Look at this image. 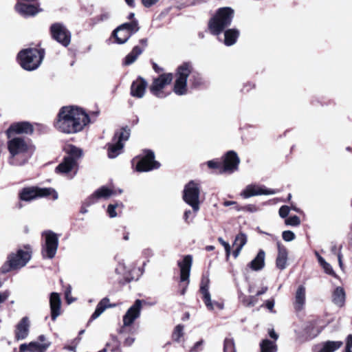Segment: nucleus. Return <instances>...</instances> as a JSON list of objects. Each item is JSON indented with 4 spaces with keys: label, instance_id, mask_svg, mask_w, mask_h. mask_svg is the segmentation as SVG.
Masks as SVG:
<instances>
[{
    "label": "nucleus",
    "instance_id": "1",
    "mask_svg": "<svg viewBox=\"0 0 352 352\" xmlns=\"http://www.w3.org/2000/svg\"><path fill=\"white\" fill-rule=\"evenodd\" d=\"M89 122V116L82 108L65 106L60 109L54 126L61 133L74 134L82 131Z\"/></svg>",
    "mask_w": 352,
    "mask_h": 352
},
{
    "label": "nucleus",
    "instance_id": "2",
    "mask_svg": "<svg viewBox=\"0 0 352 352\" xmlns=\"http://www.w3.org/2000/svg\"><path fill=\"white\" fill-rule=\"evenodd\" d=\"M8 149L10 153L9 163L14 166L25 164L31 156L30 145L20 136L8 138Z\"/></svg>",
    "mask_w": 352,
    "mask_h": 352
},
{
    "label": "nucleus",
    "instance_id": "3",
    "mask_svg": "<svg viewBox=\"0 0 352 352\" xmlns=\"http://www.w3.org/2000/svg\"><path fill=\"white\" fill-rule=\"evenodd\" d=\"M67 155L64 157L63 162L56 168V171L67 175L71 174L70 178H73L77 173L78 161L82 155V151L75 146L71 145L67 150Z\"/></svg>",
    "mask_w": 352,
    "mask_h": 352
},
{
    "label": "nucleus",
    "instance_id": "4",
    "mask_svg": "<svg viewBox=\"0 0 352 352\" xmlns=\"http://www.w3.org/2000/svg\"><path fill=\"white\" fill-rule=\"evenodd\" d=\"M233 17L234 10L232 8L229 7L219 8L208 23L211 33L219 35L231 24Z\"/></svg>",
    "mask_w": 352,
    "mask_h": 352
},
{
    "label": "nucleus",
    "instance_id": "5",
    "mask_svg": "<svg viewBox=\"0 0 352 352\" xmlns=\"http://www.w3.org/2000/svg\"><path fill=\"white\" fill-rule=\"evenodd\" d=\"M44 58V51L36 48H29L21 51L18 54L20 65L27 71L37 69Z\"/></svg>",
    "mask_w": 352,
    "mask_h": 352
},
{
    "label": "nucleus",
    "instance_id": "6",
    "mask_svg": "<svg viewBox=\"0 0 352 352\" xmlns=\"http://www.w3.org/2000/svg\"><path fill=\"white\" fill-rule=\"evenodd\" d=\"M30 258L31 254L29 252L19 250L16 254L12 253L8 255L7 261L1 267L0 272L6 274L12 270L21 269L28 263Z\"/></svg>",
    "mask_w": 352,
    "mask_h": 352
},
{
    "label": "nucleus",
    "instance_id": "7",
    "mask_svg": "<svg viewBox=\"0 0 352 352\" xmlns=\"http://www.w3.org/2000/svg\"><path fill=\"white\" fill-rule=\"evenodd\" d=\"M192 70V64L190 62H185L177 67L173 87L175 94L184 96L187 94V79Z\"/></svg>",
    "mask_w": 352,
    "mask_h": 352
},
{
    "label": "nucleus",
    "instance_id": "8",
    "mask_svg": "<svg viewBox=\"0 0 352 352\" xmlns=\"http://www.w3.org/2000/svg\"><path fill=\"white\" fill-rule=\"evenodd\" d=\"M200 184L193 180L186 184L183 190V199L192 207L194 213H197L200 208Z\"/></svg>",
    "mask_w": 352,
    "mask_h": 352
},
{
    "label": "nucleus",
    "instance_id": "9",
    "mask_svg": "<svg viewBox=\"0 0 352 352\" xmlns=\"http://www.w3.org/2000/svg\"><path fill=\"white\" fill-rule=\"evenodd\" d=\"M130 136V129L122 128L116 131L112 139V142L107 144V154L111 159L116 158L122 151L124 142L129 140Z\"/></svg>",
    "mask_w": 352,
    "mask_h": 352
},
{
    "label": "nucleus",
    "instance_id": "10",
    "mask_svg": "<svg viewBox=\"0 0 352 352\" xmlns=\"http://www.w3.org/2000/svg\"><path fill=\"white\" fill-rule=\"evenodd\" d=\"M54 194V199H58V193L52 188H39L37 187H27L19 192V198L24 201H30L38 197H47Z\"/></svg>",
    "mask_w": 352,
    "mask_h": 352
},
{
    "label": "nucleus",
    "instance_id": "11",
    "mask_svg": "<svg viewBox=\"0 0 352 352\" xmlns=\"http://www.w3.org/2000/svg\"><path fill=\"white\" fill-rule=\"evenodd\" d=\"M45 236V243L42 248V255L43 258L52 259L57 252L58 247V236L57 234L51 230L43 232Z\"/></svg>",
    "mask_w": 352,
    "mask_h": 352
},
{
    "label": "nucleus",
    "instance_id": "12",
    "mask_svg": "<svg viewBox=\"0 0 352 352\" xmlns=\"http://www.w3.org/2000/svg\"><path fill=\"white\" fill-rule=\"evenodd\" d=\"M160 164L155 160V154L152 151H145L144 155L139 160L136 165V170L138 172H148L157 169Z\"/></svg>",
    "mask_w": 352,
    "mask_h": 352
},
{
    "label": "nucleus",
    "instance_id": "13",
    "mask_svg": "<svg viewBox=\"0 0 352 352\" xmlns=\"http://www.w3.org/2000/svg\"><path fill=\"white\" fill-rule=\"evenodd\" d=\"M173 80V74L171 73L163 74L158 78L153 80V82L150 87L151 92L157 98H164L166 95L164 94L162 89L164 87L171 82Z\"/></svg>",
    "mask_w": 352,
    "mask_h": 352
},
{
    "label": "nucleus",
    "instance_id": "14",
    "mask_svg": "<svg viewBox=\"0 0 352 352\" xmlns=\"http://www.w3.org/2000/svg\"><path fill=\"white\" fill-rule=\"evenodd\" d=\"M52 36L58 43L67 47L71 41L70 32L61 23H54L50 28Z\"/></svg>",
    "mask_w": 352,
    "mask_h": 352
},
{
    "label": "nucleus",
    "instance_id": "15",
    "mask_svg": "<svg viewBox=\"0 0 352 352\" xmlns=\"http://www.w3.org/2000/svg\"><path fill=\"white\" fill-rule=\"evenodd\" d=\"M240 159L234 151H230L225 155L221 173H232L238 170Z\"/></svg>",
    "mask_w": 352,
    "mask_h": 352
},
{
    "label": "nucleus",
    "instance_id": "16",
    "mask_svg": "<svg viewBox=\"0 0 352 352\" xmlns=\"http://www.w3.org/2000/svg\"><path fill=\"white\" fill-rule=\"evenodd\" d=\"M276 191L273 189H267L264 186L250 184L248 185L241 192L240 195L244 199H248L251 197L262 195H274Z\"/></svg>",
    "mask_w": 352,
    "mask_h": 352
},
{
    "label": "nucleus",
    "instance_id": "17",
    "mask_svg": "<svg viewBox=\"0 0 352 352\" xmlns=\"http://www.w3.org/2000/svg\"><path fill=\"white\" fill-rule=\"evenodd\" d=\"M142 309V300H136L134 304L127 310L123 316L124 327L131 326L140 316Z\"/></svg>",
    "mask_w": 352,
    "mask_h": 352
},
{
    "label": "nucleus",
    "instance_id": "18",
    "mask_svg": "<svg viewBox=\"0 0 352 352\" xmlns=\"http://www.w3.org/2000/svg\"><path fill=\"white\" fill-rule=\"evenodd\" d=\"M34 129L32 124L28 122H16L11 124L6 131L7 138L15 136L16 134L32 133Z\"/></svg>",
    "mask_w": 352,
    "mask_h": 352
},
{
    "label": "nucleus",
    "instance_id": "19",
    "mask_svg": "<svg viewBox=\"0 0 352 352\" xmlns=\"http://www.w3.org/2000/svg\"><path fill=\"white\" fill-rule=\"evenodd\" d=\"M113 192L111 189L106 186H102L97 189L90 197L87 198L86 200V204L87 206H89L97 202L100 199H108L113 195Z\"/></svg>",
    "mask_w": 352,
    "mask_h": 352
},
{
    "label": "nucleus",
    "instance_id": "20",
    "mask_svg": "<svg viewBox=\"0 0 352 352\" xmlns=\"http://www.w3.org/2000/svg\"><path fill=\"white\" fill-rule=\"evenodd\" d=\"M209 283H210V279L208 276H203L201 281V285H200V292L203 295V300L204 301V303L206 306V307L209 310H213L214 309V305L211 300V296L209 292Z\"/></svg>",
    "mask_w": 352,
    "mask_h": 352
},
{
    "label": "nucleus",
    "instance_id": "21",
    "mask_svg": "<svg viewBox=\"0 0 352 352\" xmlns=\"http://www.w3.org/2000/svg\"><path fill=\"white\" fill-rule=\"evenodd\" d=\"M192 258L190 255L184 256L182 261L178 262V265L180 268V280L182 282H189L190 272L192 265Z\"/></svg>",
    "mask_w": 352,
    "mask_h": 352
},
{
    "label": "nucleus",
    "instance_id": "22",
    "mask_svg": "<svg viewBox=\"0 0 352 352\" xmlns=\"http://www.w3.org/2000/svg\"><path fill=\"white\" fill-rule=\"evenodd\" d=\"M29 319L23 317L16 326L15 339L18 341L25 339L29 333Z\"/></svg>",
    "mask_w": 352,
    "mask_h": 352
},
{
    "label": "nucleus",
    "instance_id": "23",
    "mask_svg": "<svg viewBox=\"0 0 352 352\" xmlns=\"http://www.w3.org/2000/svg\"><path fill=\"white\" fill-rule=\"evenodd\" d=\"M50 306L51 310V317L52 320H56L60 314L61 300L59 294L52 292L50 296Z\"/></svg>",
    "mask_w": 352,
    "mask_h": 352
},
{
    "label": "nucleus",
    "instance_id": "24",
    "mask_svg": "<svg viewBox=\"0 0 352 352\" xmlns=\"http://www.w3.org/2000/svg\"><path fill=\"white\" fill-rule=\"evenodd\" d=\"M146 87V81L144 78L139 77L133 82L131 86V94L133 97L141 98L144 96Z\"/></svg>",
    "mask_w": 352,
    "mask_h": 352
},
{
    "label": "nucleus",
    "instance_id": "25",
    "mask_svg": "<svg viewBox=\"0 0 352 352\" xmlns=\"http://www.w3.org/2000/svg\"><path fill=\"white\" fill-rule=\"evenodd\" d=\"M278 255L276 259V265L279 270H285L287 265L288 251L279 241L277 243Z\"/></svg>",
    "mask_w": 352,
    "mask_h": 352
},
{
    "label": "nucleus",
    "instance_id": "26",
    "mask_svg": "<svg viewBox=\"0 0 352 352\" xmlns=\"http://www.w3.org/2000/svg\"><path fill=\"white\" fill-rule=\"evenodd\" d=\"M50 346V342L41 344L37 342H31L28 344H22L19 346L21 352H45Z\"/></svg>",
    "mask_w": 352,
    "mask_h": 352
},
{
    "label": "nucleus",
    "instance_id": "27",
    "mask_svg": "<svg viewBox=\"0 0 352 352\" xmlns=\"http://www.w3.org/2000/svg\"><path fill=\"white\" fill-rule=\"evenodd\" d=\"M15 9L17 12L25 17L34 16L39 12L36 6L23 3H17L15 5Z\"/></svg>",
    "mask_w": 352,
    "mask_h": 352
},
{
    "label": "nucleus",
    "instance_id": "28",
    "mask_svg": "<svg viewBox=\"0 0 352 352\" xmlns=\"http://www.w3.org/2000/svg\"><path fill=\"white\" fill-rule=\"evenodd\" d=\"M116 304H111L109 298L105 297L102 298L97 305L96 309L91 316V320L98 318L107 308L115 307Z\"/></svg>",
    "mask_w": 352,
    "mask_h": 352
},
{
    "label": "nucleus",
    "instance_id": "29",
    "mask_svg": "<svg viewBox=\"0 0 352 352\" xmlns=\"http://www.w3.org/2000/svg\"><path fill=\"white\" fill-rule=\"evenodd\" d=\"M265 253L260 250L256 257L248 264V267L253 271L261 270L265 267Z\"/></svg>",
    "mask_w": 352,
    "mask_h": 352
},
{
    "label": "nucleus",
    "instance_id": "30",
    "mask_svg": "<svg viewBox=\"0 0 352 352\" xmlns=\"http://www.w3.org/2000/svg\"><path fill=\"white\" fill-rule=\"evenodd\" d=\"M305 304V287L300 285L295 294L294 308L296 311H301Z\"/></svg>",
    "mask_w": 352,
    "mask_h": 352
},
{
    "label": "nucleus",
    "instance_id": "31",
    "mask_svg": "<svg viewBox=\"0 0 352 352\" xmlns=\"http://www.w3.org/2000/svg\"><path fill=\"white\" fill-rule=\"evenodd\" d=\"M239 36V32L237 29H228L224 32V43L227 46L234 45Z\"/></svg>",
    "mask_w": 352,
    "mask_h": 352
},
{
    "label": "nucleus",
    "instance_id": "32",
    "mask_svg": "<svg viewBox=\"0 0 352 352\" xmlns=\"http://www.w3.org/2000/svg\"><path fill=\"white\" fill-rule=\"evenodd\" d=\"M342 344L341 341H327L324 342L318 350L316 349L315 352H334L340 349Z\"/></svg>",
    "mask_w": 352,
    "mask_h": 352
},
{
    "label": "nucleus",
    "instance_id": "33",
    "mask_svg": "<svg viewBox=\"0 0 352 352\" xmlns=\"http://www.w3.org/2000/svg\"><path fill=\"white\" fill-rule=\"evenodd\" d=\"M332 300L334 304L339 307H342L345 301V292L341 287H338L335 289L333 296Z\"/></svg>",
    "mask_w": 352,
    "mask_h": 352
},
{
    "label": "nucleus",
    "instance_id": "34",
    "mask_svg": "<svg viewBox=\"0 0 352 352\" xmlns=\"http://www.w3.org/2000/svg\"><path fill=\"white\" fill-rule=\"evenodd\" d=\"M143 49L139 46H135L132 51L125 57L124 64L130 65L133 63L138 57L142 53Z\"/></svg>",
    "mask_w": 352,
    "mask_h": 352
},
{
    "label": "nucleus",
    "instance_id": "35",
    "mask_svg": "<svg viewBox=\"0 0 352 352\" xmlns=\"http://www.w3.org/2000/svg\"><path fill=\"white\" fill-rule=\"evenodd\" d=\"M112 36L116 38V43L123 44L126 43L131 36V33L124 29L116 32V29L113 31Z\"/></svg>",
    "mask_w": 352,
    "mask_h": 352
},
{
    "label": "nucleus",
    "instance_id": "36",
    "mask_svg": "<svg viewBox=\"0 0 352 352\" xmlns=\"http://www.w3.org/2000/svg\"><path fill=\"white\" fill-rule=\"evenodd\" d=\"M122 29L129 31L131 33V35H132L133 34L137 32L140 29L138 21L134 19L129 23H123L116 28V32L122 30Z\"/></svg>",
    "mask_w": 352,
    "mask_h": 352
},
{
    "label": "nucleus",
    "instance_id": "37",
    "mask_svg": "<svg viewBox=\"0 0 352 352\" xmlns=\"http://www.w3.org/2000/svg\"><path fill=\"white\" fill-rule=\"evenodd\" d=\"M261 352H276L277 346L274 341L265 339L260 343Z\"/></svg>",
    "mask_w": 352,
    "mask_h": 352
},
{
    "label": "nucleus",
    "instance_id": "38",
    "mask_svg": "<svg viewBox=\"0 0 352 352\" xmlns=\"http://www.w3.org/2000/svg\"><path fill=\"white\" fill-rule=\"evenodd\" d=\"M223 352H236L234 340L232 338H226L223 340Z\"/></svg>",
    "mask_w": 352,
    "mask_h": 352
},
{
    "label": "nucleus",
    "instance_id": "39",
    "mask_svg": "<svg viewBox=\"0 0 352 352\" xmlns=\"http://www.w3.org/2000/svg\"><path fill=\"white\" fill-rule=\"evenodd\" d=\"M247 241V235L243 232H240L235 236L234 245L243 249V246L246 244Z\"/></svg>",
    "mask_w": 352,
    "mask_h": 352
},
{
    "label": "nucleus",
    "instance_id": "40",
    "mask_svg": "<svg viewBox=\"0 0 352 352\" xmlns=\"http://www.w3.org/2000/svg\"><path fill=\"white\" fill-rule=\"evenodd\" d=\"M183 331H184V326L182 324L177 325L174 329L173 333V339L176 342H179V339L184 335Z\"/></svg>",
    "mask_w": 352,
    "mask_h": 352
},
{
    "label": "nucleus",
    "instance_id": "41",
    "mask_svg": "<svg viewBox=\"0 0 352 352\" xmlns=\"http://www.w3.org/2000/svg\"><path fill=\"white\" fill-rule=\"evenodd\" d=\"M285 223L287 226H299L300 224V219L296 215L292 216V217H289V218L285 219Z\"/></svg>",
    "mask_w": 352,
    "mask_h": 352
},
{
    "label": "nucleus",
    "instance_id": "42",
    "mask_svg": "<svg viewBox=\"0 0 352 352\" xmlns=\"http://www.w3.org/2000/svg\"><path fill=\"white\" fill-rule=\"evenodd\" d=\"M236 210L237 211H247L249 212H256L258 210V208L254 204H248L247 206L240 207V206H236Z\"/></svg>",
    "mask_w": 352,
    "mask_h": 352
},
{
    "label": "nucleus",
    "instance_id": "43",
    "mask_svg": "<svg viewBox=\"0 0 352 352\" xmlns=\"http://www.w3.org/2000/svg\"><path fill=\"white\" fill-rule=\"evenodd\" d=\"M205 343V341L201 339L197 342H195L193 346L190 349V352H201L203 351V346Z\"/></svg>",
    "mask_w": 352,
    "mask_h": 352
},
{
    "label": "nucleus",
    "instance_id": "44",
    "mask_svg": "<svg viewBox=\"0 0 352 352\" xmlns=\"http://www.w3.org/2000/svg\"><path fill=\"white\" fill-rule=\"evenodd\" d=\"M258 301V298L255 296H250L245 297L243 300V302L248 307L254 306Z\"/></svg>",
    "mask_w": 352,
    "mask_h": 352
},
{
    "label": "nucleus",
    "instance_id": "45",
    "mask_svg": "<svg viewBox=\"0 0 352 352\" xmlns=\"http://www.w3.org/2000/svg\"><path fill=\"white\" fill-rule=\"evenodd\" d=\"M295 234L290 230H285L282 233V237L284 241L289 242L295 239Z\"/></svg>",
    "mask_w": 352,
    "mask_h": 352
},
{
    "label": "nucleus",
    "instance_id": "46",
    "mask_svg": "<svg viewBox=\"0 0 352 352\" xmlns=\"http://www.w3.org/2000/svg\"><path fill=\"white\" fill-rule=\"evenodd\" d=\"M195 213L193 214V212L190 210H186L184 214V220L186 223H190L194 217H195Z\"/></svg>",
    "mask_w": 352,
    "mask_h": 352
},
{
    "label": "nucleus",
    "instance_id": "47",
    "mask_svg": "<svg viewBox=\"0 0 352 352\" xmlns=\"http://www.w3.org/2000/svg\"><path fill=\"white\" fill-rule=\"evenodd\" d=\"M290 208L287 206H282L278 210V214L281 218H285L288 216Z\"/></svg>",
    "mask_w": 352,
    "mask_h": 352
},
{
    "label": "nucleus",
    "instance_id": "48",
    "mask_svg": "<svg viewBox=\"0 0 352 352\" xmlns=\"http://www.w3.org/2000/svg\"><path fill=\"white\" fill-rule=\"evenodd\" d=\"M321 266L322 267L323 270L327 274H329V275H331L333 276H336V274H335L331 265L329 263H328L327 262H325Z\"/></svg>",
    "mask_w": 352,
    "mask_h": 352
},
{
    "label": "nucleus",
    "instance_id": "49",
    "mask_svg": "<svg viewBox=\"0 0 352 352\" xmlns=\"http://www.w3.org/2000/svg\"><path fill=\"white\" fill-rule=\"evenodd\" d=\"M117 206V204H109L108 206L107 212L111 218H114L117 216V213L116 212V208Z\"/></svg>",
    "mask_w": 352,
    "mask_h": 352
},
{
    "label": "nucleus",
    "instance_id": "50",
    "mask_svg": "<svg viewBox=\"0 0 352 352\" xmlns=\"http://www.w3.org/2000/svg\"><path fill=\"white\" fill-rule=\"evenodd\" d=\"M207 164L210 168H217L219 170V172L221 173V167L223 166V165L220 162L214 160H210L207 162Z\"/></svg>",
    "mask_w": 352,
    "mask_h": 352
},
{
    "label": "nucleus",
    "instance_id": "51",
    "mask_svg": "<svg viewBox=\"0 0 352 352\" xmlns=\"http://www.w3.org/2000/svg\"><path fill=\"white\" fill-rule=\"evenodd\" d=\"M219 242L223 246L226 255L228 256L230 254V244L225 241L221 237L218 239Z\"/></svg>",
    "mask_w": 352,
    "mask_h": 352
},
{
    "label": "nucleus",
    "instance_id": "52",
    "mask_svg": "<svg viewBox=\"0 0 352 352\" xmlns=\"http://www.w3.org/2000/svg\"><path fill=\"white\" fill-rule=\"evenodd\" d=\"M126 267L123 262H119L118 266L116 268V272L118 274H125Z\"/></svg>",
    "mask_w": 352,
    "mask_h": 352
},
{
    "label": "nucleus",
    "instance_id": "53",
    "mask_svg": "<svg viewBox=\"0 0 352 352\" xmlns=\"http://www.w3.org/2000/svg\"><path fill=\"white\" fill-rule=\"evenodd\" d=\"M351 349H352V335L350 334L346 338L345 351H351Z\"/></svg>",
    "mask_w": 352,
    "mask_h": 352
},
{
    "label": "nucleus",
    "instance_id": "54",
    "mask_svg": "<svg viewBox=\"0 0 352 352\" xmlns=\"http://www.w3.org/2000/svg\"><path fill=\"white\" fill-rule=\"evenodd\" d=\"M158 1L159 0H142V4L146 8H150Z\"/></svg>",
    "mask_w": 352,
    "mask_h": 352
},
{
    "label": "nucleus",
    "instance_id": "55",
    "mask_svg": "<svg viewBox=\"0 0 352 352\" xmlns=\"http://www.w3.org/2000/svg\"><path fill=\"white\" fill-rule=\"evenodd\" d=\"M10 296V292L6 290L3 292H0V304L5 302Z\"/></svg>",
    "mask_w": 352,
    "mask_h": 352
},
{
    "label": "nucleus",
    "instance_id": "56",
    "mask_svg": "<svg viewBox=\"0 0 352 352\" xmlns=\"http://www.w3.org/2000/svg\"><path fill=\"white\" fill-rule=\"evenodd\" d=\"M265 306L270 311L273 312V309L274 307V300H267L265 302Z\"/></svg>",
    "mask_w": 352,
    "mask_h": 352
},
{
    "label": "nucleus",
    "instance_id": "57",
    "mask_svg": "<svg viewBox=\"0 0 352 352\" xmlns=\"http://www.w3.org/2000/svg\"><path fill=\"white\" fill-rule=\"evenodd\" d=\"M111 17V14L108 12H103L99 16V21H104Z\"/></svg>",
    "mask_w": 352,
    "mask_h": 352
},
{
    "label": "nucleus",
    "instance_id": "58",
    "mask_svg": "<svg viewBox=\"0 0 352 352\" xmlns=\"http://www.w3.org/2000/svg\"><path fill=\"white\" fill-rule=\"evenodd\" d=\"M268 288L267 286L263 287L261 290L258 291L255 295V296H259L262 294H264L267 291Z\"/></svg>",
    "mask_w": 352,
    "mask_h": 352
},
{
    "label": "nucleus",
    "instance_id": "59",
    "mask_svg": "<svg viewBox=\"0 0 352 352\" xmlns=\"http://www.w3.org/2000/svg\"><path fill=\"white\" fill-rule=\"evenodd\" d=\"M135 341V338H131V337H129L127 338H126L125 341H124V344L127 346H131Z\"/></svg>",
    "mask_w": 352,
    "mask_h": 352
},
{
    "label": "nucleus",
    "instance_id": "60",
    "mask_svg": "<svg viewBox=\"0 0 352 352\" xmlns=\"http://www.w3.org/2000/svg\"><path fill=\"white\" fill-rule=\"evenodd\" d=\"M315 254L320 265L326 262L325 260L317 252H316Z\"/></svg>",
    "mask_w": 352,
    "mask_h": 352
},
{
    "label": "nucleus",
    "instance_id": "61",
    "mask_svg": "<svg viewBox=\"0 0 352 352\" xmlns=\"http://www.w3.org/2000/svg\"><path fill=\"white\" fill-rule=\"evenodd\" d=\"M269 335L270 336L273 338L274 340H276L278 339V335L276 333V332L273 330V329H271L270 331H269Z\"/></svg>",
    "mask_w": 352,
    "mask_h": 352
},
{
    "label": "nucleus",
    "instance_id": "62",
    "mask_svg": "<svg viewBox=\"0 0 352 352\" xmlns=\"http://www.w3.org/2000/svg\"><path fill=\"white\" fill-rule=\"evenodd\" d=\"M241 248L236 247V249L233 251L232 255L234 258H237L241 251Z\"/></svg>",
    "mask_w": 352,
    "mask_h": 352
},
{
    "label": "nucleus",
    "instance_id": "63",
    "mask_svg": "<svg viewBox=\"0 0 352 352\" xmlns=\"http://www.w3.org/2000/svg\"><path fill=\"white\" fill-rule=\"evenodd\" d=\"M233 205H236V206H238L236 201H226L223 202V206H233Z\"/></svg>",
    "mask_w": 352,
    "mask_h": 352
},
{
    "label": "nucleus",
    "instance_id": "64",
    "mask_svg": "<svg viewBox=\"0 0 352 352\" xmlns=\"http://www.w3.org/2000/svg\"><path fill=\"white\" fill-rule=\"evenodd\" d=\"M126 3L131 7V8H133L135 6V3H134V0H124Z\"/></svg>",
    "mask_w": 352,
    "mask_h": 352
}]
</instances>
